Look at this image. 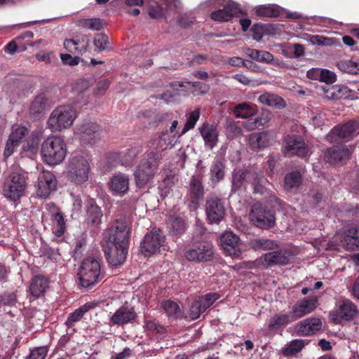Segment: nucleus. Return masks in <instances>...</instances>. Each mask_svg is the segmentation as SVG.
I'll list each match as a JSON object with an SVG mask.
<instances>
[{"label": "nucleus", "mask_w": 359, "mask_h": 359, "mask_svg": "<svg viewBox=\"0 0 359 359\" xmlns=\"http://www.w3.org/2000/svg\"><path fill=\"white\" fill-rule=\"evenodd\" d=\"M130 229L123 220H117L102 234V247L109 264L121 265L128 254Z\"/></svg>", "instance_id": "obj_1"}, {"label": "nucleus", "mask_w": 359, "mask_h": 359, "mask_svg": "<svg viewBox=\"0 0 359 359\" xmlns=\"http://www.w3.org/2000/svg\"><path fill=\"white\" fill-rule=\"evenodd\" d=\"M91 156L88 153H76L69 158L67 168L68 180L76 184L87 182L91 170Z\"/></svg>", "instance_id": "obj_2"}, {"label": "nucleus", "mask_w": 359, "mask_h": 359, "mask_svg": "<svg viewBox=\"0 0 359 359\" xmlns=\"http://www.w3.org/2000/svg\"><path fill=\"white\" fill-rule=\"evenodd\" d=\"M67 153L66 143L60 136H49L41 144V158L43 162L48 165L60 164L65 160Z\"/></svg>", "instance_id": "obj_3"}, {"label": "nucleus", "mask_w": 359, "mask_h": 359, "mask_svg": "<svg viewBox=\"0 0 359 359\" xmlns=\"http://www.w3.org/2000/svg\"><path fill=\"white\" fill-rule=\"evenodd\" d=\"M76 117V110L72 106H59L50 114L47 127L53 133L62 131L72 126Z\"/></svg>", "instance_id": "obj_4"}, {"label": "nucleus", "mask_w": 359, "mask_h": 359, "mask_svg": "<svg viewBox=\"0 0 359 359\" xmlns=\"http://www.w3.org/2000/svg\"><path fill=\"white\" fill-rule=\"evenodd\" d=\"M80 284L83 287H89L97 283L101 279L100 261L93 257L83 260L78 272Z\"/></svg>", "instance_id": "obj_5"}, {"label": "nucleus", "mask_w": 359, "mask_h": 359, "mask_svg": "<svg viewBox=\"0 0 359 359\" xmlns=\"http://www.w3.org/2000/svg\"><path fill=\"white\" fill-rule=\"evenodd\" d=\"M232 184L234 189L245 188L248 184H250L253 186L255 193L263 194L268 181L264 176L254 170H239L233 175Z\"/></svg>", "instance_id": "obj_6"}, {"label": "nucleus", "mask_w": 359, "mask_h": 359, "mask_svg": "<svg viewBox=\"0 0 359 359\" xmlns=\"http://www.w3.org/2000/svg\"><path fill=\"white\" fill-rule=\"evenodd\" d=\"M26 187L27 181L24 175L13 172L4 180L2 194L11 201H16L24 195Z\"/></svg>", "instance_id": "obj_7"}, {"label": "nucleus", "mask_w": 359, "mask_h": 359, "mask_svg": "<svg viewBox=\"0 0 359 359\" xmlns=\"http://www.w3.org/2000/svg\"><path fill=\"white\" fill-rule=\"evenodd\" d=\"M158 159L159 155L156 152L150 151L147 154V158L142 161L134 173L137 187L146 185L157 172Z\"/></svg>", "instance_id": "obj_8"}, {"label": "nucleus", "mask_w": 359, "mask_h": 359, "mask_svg": "<svg viewBox=\"0 0 359 359\" xmlns=\"http://www.w3.org/2000/svg\"><path fill=\"white\" fill-rule=\"evenodd\" d=\"M158 159L159 155L156 152L150 151L147 154V158L142 161L134 173L137 187L146 185L157 172Z\"/></svg>", "instance_id": "obj_9"}, {"label": "nucleus", "mask_w": 359, "mask_h": 359, "mask_svg": "<svg viewBox=\"0 0 359 359\" xmlns=\"http://www.w3.org/2000/svg\"><path fill=\"white\" fill-rule=\"evenodd\" d=\"M184 257L190 262H208L213 257V247L203 241L195 243L185 250Z\"/></svg>", "instance_id": "obj_10"}, {"label": "nucleus", "mask_w": 359, "mask_h": 359, "mask_svg": "<svg viewBox=\"0 0 359 359\" xmlns=\"http://www.w3.org/2000/svg\"><path fill=\"white\" fill-rule=\"evenodd\" d=\"M358 313L356 306L347 299H340L336 303L335 309L330 312L331 319L337 324L353 319Z\"/></svg>", "instance_id": "obj_11"}, {"label": "nucleus", "mask_w": 359, "mask_h": 359, "mask_svg": "<svg viewBox=\"0 0 359 359\" xmlns=\"http://www.w3.org/2000/svg\"><path fill=\"white\" fill-rule=\"evenodd\" d=\"M283 148L285 155L287 156L295 155L306 158L311 153L304 140L295 135H289L285 137Z\"/></svg>", "instance_id": "obj_12"}, {"label": "nucleus", "mask_w": 359, "mask_h": 359, "mask_svg": "<svg viewBox=\"0 0 359 359\" xmlns=\"http://www.w3.org/2000/svg\"><path fill=\"white\" fill-rule=\"evenodd\" d=\"M165 236L158 229L149 231L141 243V252L144 256L149 257L160 251L164 246Z\"/></svg>", "instance_id": "obj_13"}, {"label": "nucleus", "mask_w": 359, "mask_h": 359, "mask_svg": "<svg viewBox=\"0 0 359 359\" xmlns=\"http://www.w3.org/2000/svg\"><path fill=\"white\" fill-rule=\"evenodd\" d=\"M358 135H359V122L351 120L344 125L332 128L327 135V139L332 142H336L337 138L348 141Z\"/></svg>", "instance_id": "obj_14"}, {"label": "nucleus", "mask_w": 359, "mask_h": 359, "mask_svg": "<svg viewBox=\"0 0 359 359\" xmlns=\"http://www.w3.org/2000/svg\"><path fill=\"white\" fill-rule=\"evenodd\" d=\"M57 181L55 175L42 170L38 176L36 194L39 197L46 198L56 190Z\"/></svg>", "instance_id": "obj_15"}, {"label": "nucleus", "mask_w": 359, "mask_h": 359, "mask_svg": "<svg viewBox=\"0 0 359 359\" xmlns=\"http://www.w3.org/2000/svg\"><path fill=\"white\" fill-rule=\"evenodd\" d=\"M250 219L254 225L261 229L270 228L274 223L273 215L270 211H266L259 204L253 205Z\"/></svg>", "instance_id": "obj_16"}, {"label": "nucleus", "mask_w": 359, "mask_h": 359, "mask_svg": "<svg viewBox=\"0 0 359 359\" xmlns=\"http://www.w3.org/2000/svg\"><path fill=\"white\" fill-rule=\"evenodd\" d=\"M214 2L222 8H219L211 13V18L215 21H229L238 13L237 5L229 0H214Z\"/></svg>", "instance_id": "obj_17"}, {"label": "nucleus", "mask_w": 359, "mask_h": 359, "mask_svg": "<svg viewBox=\"0 0 359 359\" xmlns=\"http://www.w3.org/2000/svg\"><path fill=\"white\" fill-rule=\"evenodd\" d=\"M318 305L317 297H308L299 300L292 307L293 316L297 320L314 311Z\"/></svg>", "instance_id": "obj_18"}, {"label": "nucleus", "mask_w": 359, "mask_h": 359, "mask_svg": "<svg viewBox=\"0 0 359 359\" xmlns=\"http://www.w3.org/2000/svg\"><path fill=\"white\" fill-rule=\"evenodd\" d=\"M220 240L222 248L229 256H238L241 254L240 239L232 231L224 233Z\"/></svg>", "instance_id": "obj_19"}, {"label": "nucleus", "mask_w": 359, "mask_h": 359, "mask_svg": "<svg viewBox=\"0 0 359 359\" xmlns=\"http://www.w3.org/2000/svg\"><path fill=\"white\" fill-rule=\"evenodd\" d=\"M292 257L291 252L287 251H273L264 254L261 262L266 266L287 264Z\"/></svg>", "instance_id": "obj_20"}, {"label": "nucleus", "mask_w": 359, "mask_h": 359, "mask_svg": "<svg viewBox=\"0 0 359 359\" xmlns=\"http://www.w3.org/2000/svg\"><path fill=\"white\" fill-rule=\"evenodd\" d=\"M206 214L210 223L218 224L225 214L221 201L214 197L209 198L206 202Z\"/></svg>", "instance_id": "obj_21"}, {"label": "nucleus", "mask_w": 359, "mask_h": 359, "mask_svg": "<svg viewBox=\"0 0 359 359\" xmlns=\"http://www.w3.org/2000/svg\"><path fill=\"white\" fill-rule=\"evenodd\" d=\"M136 318V313L134 309L129 305L124 304L110 316L109 323L114 325L126 324Z\"/></svg>", "instance_id": "obj_22"}, {"label": "nucleus", "mask_w": 359, "mask_h": 359, "mask_svg": "<svg viewBox=\"0 0 359 359\" xmlns=\"http://www.w3.org/2000/svg\"><path fill=\"white\" fill-rule=\"evenodd\" d=\"M101 127L93 122H87L79 126L77 133L85 142L95 143L100 138Z\"/></svg>", "instance_id": "obj_23"}, {"label": "nucleus", "mask_w": 359, "mask_h": 359, "mask_svg": "<svg viewBox=\"0 0 359 359\" xmlns=\"http://www.w3.org/2000/svg\"><path fill=\"white\" fill-rule=\"evenodd\" d=\"M129 177L123 173L114 175L109 182L112 195L122 196L129 190Z\"/></svg>", "instance_id": "obj_24"}, {"label": "nucleus", "mask_w": 359, "mask_h": 359, "mask_svg": "<svg viewBox=\"0 0 359 359\" xmlns=\"http://www.w3.org/2000/svg\"><path fill=\"white\" fill-rule=\"evenodd\" d=\"M322 322L318 318H309L297 323L294 330L298 336H309L320 330Z\"/></svg>", "instance_id": "obj_25"}, {"label": "nucleus", "mask_w": 359, "mask_h": 359, "mask_svg": "<svg viewBox=\"0 0 359 359\" xmlns=\"http://www.w3.org/2000/svg\"><path fill=\"white\" fill-rule=\"evenodd\" d=\"M182 135L179 133H169L168 131L162 133L161 136L152 144L159 156V152L172 148L177 142ZM154 152V151H153Z\"/></svg>", "instance_id": "obj_26"}, {"label": "nucleus", "mask_w": 359, "mask_h": 359, "mask_svg": "<svg viewBox=\"0 0 359 359\" xmlns=\"http://www.w3.org/2000/svg\"><path fill=\"white\" fill-rule=\"evenodd\" d=\"M350 156V151L345 145L334 146L328 149L324 156L325 161L332 164L347 160Z\"/></svg>", "instance_id": "obj_27"}, {"label": "nucleus", "mask_w": 359, "mask_h": 359, "mask_svg": "<svg viewBox=\"0 0 359 359\" xmlns=\"http://www.w3.org/2000/svg\"><path fill=\"white\" fill-rule=\"evenodd\" d=\"M199 131L203 139L205 146L210 149H213L218 141V131L216 127L205 123L199 128Z\"/></svg>", "instance_id": "obj_28"}, {"label": "nucleus", "mask_w": 359, "mask_h": 359, "mask_svg": "<svg viewBox=\"0 0 359 359\" xmlns=\"http://www.w3.org/2000/svg\"><path fill=\"white\" fill-rule=\"evenodd\" d=\"M248 142L252 149H262L270 145L271 137L267 132L254 133L250 135Z\"/></svg>", "instance_id": "obj_29"}, {"label": "nucleus", "mask_w": 359, "mask_h": 359, "mask_svg": "<svg viewBox=\"0 0 359 359\" xmlns=\"http://www.w3.org/2000/svg\"><path fill=\"white\" fill-rule=\"evenodd\" d=\"M258 101L263 104L281 109L286 107L285 101L279 95L266 92L260 95Z\"/></svg>", "instance_id": "obj_30"}, {"label": "nucleus", "mask_w": 359, "mask_h": 359, "mask_svg": "<svg viewBox=\"0 0 359 359\" xmlns=\"http://www.w3.org/2000/svg\"><path fill=\"white\" fill-rule=\"evenodd\" d=\"M48 287V280L45 277L38 275L32 279L29 292L33 297H39L46 292Z\"/></svg>", "instance_id": "obj_31"}, {"label": "nucleus", "mask_w": 359, "mask_h": 359, "mask_svg": "<svg viewBox=\"0 0 359 359\" xmlns=\"http://www.w3.org/2000/svg\"><path fill=\"white\" fill-rule=\"evenodd\" d=\"M310 78L318 79L320 81L325 83H333L336 80V75L327 69H312L307 72Z\"/></svg>", "instance_id": "obj_32"}, {"label": "nucleus", "mask_w": 359, "mask_h": 359, "mask_svg": "<svg viewBox=\"0 0 359 359\" xmlns=\"http://www.w3.org/2000/svg\"><path fill=\"white\" fill-rule=\"evenodd\" d=\"M233 111L236 117L242 118H248L255 114L253 105L247 102L236 104Z\"/></svg>", "instance_id": "obj_33"}, {"label": "nucleus", "mask_w": 359, "mask_h": 359, "mask_svg": "<svg viewBox=\"0 0 359 359\" xmlns=\"http://www.w3.org/2000/svg\"><path fill=\"white\" fill-rule=\"evenodd\" d=\"M88 41H76L74 39H66L64 41V47L67 50L73 53H83L86 51Z\"/></svg>", "instance_id": "obj_34"}, {"label": "nucleus", "mask_w": 359, "mask_h": 359, "mask_svg": "<svg viewBox=\"0 0 359 359\" xmlns=\"http://www.w3.org/2000/svg\"><path fill=\"white\" fill-rule=\"evenodd\" d=\"M47 107V99L46 97L41 94L37 95L32 101L29 111L30 113L34 116H37L43 114Z\"/></svg>", "instance_id": "obj_35"}, {"label": "nucleus", "mask_w": 359, "mask_h": 359, "mask_svg": "<svg viewBox=\"0 0 359 359\" xmlns=\"http://www.w3.org/2000/svg\"><path fill=\"white\" fill-rule=\"evenodd\" d=\"M296 319L293 316L292 313H277L274 315L270 320L269 326L271 328L285 325L290 322L294 321Z\"/></svg>", "instance_id": "obj_36"}, {"label": "nucleus", "mask_w": 359, "mask_h": 359, "mask_svg": "<svg viewBox=\"0 0 359 359\" xmlns=\"http://www.w3.org/2000/svg\"><path fill=\"white\" fill-rule=\"evenodd\" d=\"M39 140L36 136L30 137L22 146V152L27 157L33 158L38 151Z\"/></svg>", "instance_id": "obj_37"}, {"label": "nucleus", "mask_w": 359, "mask_h": 359, "mask_svg": "<svg viewBox=\"0 0 359 359\" xmlns=\"http://www.w3.org/2000/svg\"><path fill=\"white\" fill-rule=\"evenodd\" d=\"M272 118V114L269 110L262 111L260 116L255 121H248L245 123V127L248 130H254L256 128L264 126Z\"/></svg>", "instance_id": "obj_38"}, {"label": "nucleus", "mask_w": 359, "mask_h": 359, "mask_svg": "<svg viewBox=\"0 0 359 359\" xmlns=\"http://www.w3.org/2000/svg\"><path fill=\"white\" fill-rule=\"evenodd\" d=\"M302 182V176L299 172H292L285 177L284 188L287 191H292L297 188Z\"/></svg>", "instance_id": "obj_39"}, {"label": "nucleus", "mask_w": 359, "mask_h": 359, "mask_svg": "<svg viewBox=\"0 0 359 359\" xmlns=\"http://www.w3.org/2000/svg\"><path fill=\"white\" fill-rule=\"evenodd\" d=\"M280 13V7L275 4L259 6L256 9V14L262 17H277Z\"/></svg>", "instance_id": "obj_40"}, {"label": "nucleus", "mask_w": 359, "mask_h": 359, "mask_svg": "<svg viewBox=\"0 0 359 359\" xmlns=\"http://www.w3.org/2000/svg\"><path fill=\"white\" fill-rule=\"evenodd\" d=\"M77 25L93 31H99L104 27V23L99 18H90L78 20Z\"/></svg>", "instance_id": "obj_41"}, {"label": "nucleus", "mask_w": 359, "mask_h": 359, "mask_svg": "<svg viewBox=\"0 0 359 359\" xmlns=\"http://www.w3.org/2000/svg\"><path fill=\"white\" fill-rule=\"evenodd\" d=\"M102 213L99 206L90 203L87 210V221L89 223L97 225L100 223Z\"/></svg>", "instance_id": "obj_42"}, {"label": "nucleus", "mask_w": 359, "mask_h": 359, "mask_svg": "<svg viewBox=\"0 0 359 359\" xmlns=\"http://www.w3.org/2000/svg\"><path fill=\"white\" fill-rule=\"evenodd\" d=\"M250 245L255 250H266L275 248L277 247V243L273 240L259 238L252 240Z\"/></svg>", "instance_id": "obj_43"}, {"label": "nucleus", "mask_w": 359, "mask_h": 359, "mask_svg": "<svg viewBox=\"0 0 359 359\" xmlns=\"http://www.w3.org/2000/svg\"><path fill=\"white\" fill-rule=\"evenodd\" d=\"M305 346V341L302 339H294L287 344L283 349L284 355H292L299 352Z\"/></svg>", "instance_id": "obj_44"}, {"label": "nucleus", "mask_w": 359, "mask_h": 359, "mask_svg": "<svg viewBox=\"0 0 359 359\" xmlns=\"http://www.w3.org/2000/svg\"><path fill=\"white\" fill-rule=\"evenodd\" d=\"M190 194L193 198V202H196L203 197V188L198 179L193 178L191 180L190 183Z\"/></svg>", "instance_id": "obj_45"}, {"label": "nucleus", "mask_w": 359, "mask_h": 359, "mask_svg": "<svg viewBox=\"0 0 359 359\" xmlns=\"http://www.w3.org/2000/svg\"><path fill=\"white\" fill-rule=\"evenodd\" d=\"M53 230L55 236L60 237L65 233L66 226L63 216L60 212L53 217Z\"/></svg>", "instance_id": "obj_46"}, {"label": "nucleus", "mask_w": 359, "mask_h": 359, "mask_svg": "<svg viewBox=\"0 0 359 359\" xmlns=\"http://www.w3.org/2000/svg\"><path fill=\"white\" fill-rule=\"evenodd\" d=\"M90 306L85 304L78 309L75 310L74 312L72 313L66 320V325L69 327L72 326L74 323L80 320L84 313H86L90 309Z\"/></svg>", "instance_id": "obj_47"}, {"label": "nucleus", "mask_w": 359, "mask_h": 359, "mask_svg": "<svg viewBox=\"0 0 359 359\" xmlns=\"http://www.w3.org/2000/svg\"><path fill=\"white\" fill-rule=\"evenodd\" d=\"M161 306L170 317L177 318L180 314V309L177 303L171 300H165L161 303Z\"/></svg>", "instance_id": "obj_48"}, {"label": "nucleus", "mask_w": 359, "mask_h": 359, "mask_svg": "<svg viewBox=\"0 0 359 359\" xmlns=\"http://www.w3.org/2000/svg\"><path fill=\"white\" fill-rule=\"evenodd\" d=\"M28 129L22 126H14L8 138L20 144L21 140L28 134Z\"/></svg>", "instance_id": "obj_49"}, {"label": "nucleus", "mask_w": 359, "mask_h": 359, "mask_svg": "<svg viewBox=\"0 0 359 359\" xmlns=\"http://www.w3.org/2000/svg\"><path fill=\"white\" fill-rule=\"evenodd\" d=\"M337 66L341 72L349 74H359V62L345 60L339 62Z\"/></svg>", "instance_id": "obj_50"}, {"label": "nucleus", "mask_w": 359, "mask_h": 359, "mask_svg": "<svg viewBox=\"0 0 359 359\" xmlns=\"http://www.w3.org/2000/svg\"><path fill=\"white\" fill-rule=\"evenodd\" d=\"M168 226L171 231L175 235H180L183 233L185 230L184 222L179 217L170 218Z\"/></svg>", "instance_id": "obj_51"}, {"label": "nucleus", "mask_w": 359, "mask_h": 359, "mask_svg": "<svg viewBox=\"0 0 359 359\" xmlns=\"http://www.w3.org/2000/svg\"><path fill=\"white\" fill-rule=\"evenodd\" d=\"M249 56L259 62H270L273 60V56L269 52L264 50H252Z\"/></svg>", "instance_id": "obj_52"}, {"label": "nucleus", "mask_w": 359, "mask_h": 359, "mask_svg": "<svg viewBox=\"0 0 359 359\" xmlns=\"http://www.w3.org/2000/svg\"><path fill=\"white\" fill-rule=\"evenodd\" d=\"M341 245L344 248L348 250H354L359 248V241L351 235L349 229L346 231V236L341 240Z\"/></svg>", "instance_id": "obj_53"}, {"label": "nucleus", "mask_w": 359, "mask_h": 359, "mask_svg": "<svg viewBox=\"0 0 359 359\" xmlns=\"http://www.w3.org/2000/svg\"><path fill=\"white\" fill-rule=\"evenodd\" d=\"M200 116V111L196 109L191 111L187 118V122L182 129L181 135H184L189 130L194 128Z\"/></svg>", "instance_id": "obj_54"}, {"label": "nucleus", "mask_w": 359, "mask_h": 359, "mask_svg": "<svg viewBox=\"0 0 359 359\" xmlns=\"http://www.w3.org/2000/svg\"><path fill=\"white\" fill-rule=\"evenodd\" d=\"M96 51H102L108 48L109 39L108 37L103 34H97L95 35L93 41Z\"/></svg>", "instance_id": "obj_55"}, {"label": "nucleus", "mask_w": 359, "mask_h": 359, "mask_svg": "<svg viewBox=\"0 0 359 359\" xmlns=\"http://www.w3.org/2000/svg\"><path fill=\"white\" fill-rule=\"evenodd\" d=\"M211 180L216 182H219L224 177L223 165L219 162H215L212 165L211 170Z\"/></svg>", "instance_id": "obj_56"}, {"label": "nucleus", "mask_w": 359, "mask_h": 359, "mask_svg": "<svg viewBox=\"0 0 359 359\" xmlns=\"http://www.w3.org/2000/svg\"><path fill=\"white\" fill-rule=\"evenodd\" d=\"M219 297V295L217 293H208L205 296L200 297L198 300L202 305V308L205 311L208 308H209L213 303L217 300Z\"/></svg>", "instance_id": "obj_57"}, {"label": "nucleus", "mask_w": 359, "mask_h": 359, "mask_svg": "<svg viewBox=\"0 0 359 359\" xmlns=\"http://www.w3.org/2000/svg\"><path fill=\"white\" fill-rule=\"evenodd\" d=\"M205 310L202 308V305L198 300L194 301L189 309V316L191 320H195L199 318L201 313Z\"/></svg>", "instance_id": "obj_58"}, {"label": "nucleus", "mask_w": 359, "mask_h": 359, "mask_svg": "<svg viewBox=\"0 0 359 359\" xmlns=\"http://www.w3.org/2000/svg\"><path fill=\"white\" fill-rule=\"evenodd\" d=\"M48 352L47 346H40L33 349L26 359H45Z\"/></svg>", "instance_id": "obj_59"}, {"label": "nucleus", "mask_w": 359, "mask_h": 359, "mask_svg": "<svg viewBox=\"0 0 359 359\" xmlns=\"http://www.w3.org/2000/svg\"><path fill=\"white\" fill-rule=\"evenodd\" d=\"M144 327L147 330L156 331L160 334H163L165 332V327L154 320H145Z\"/></svg>", "instance_id": "obj_60"}, {"label": "nucleus", "mask_w": 359, "mask_h": 359, "mask_svg": "<svg viewBox=\"0 0 359 359\" xmlns=\"http://www.w3.org/2000/svg\"><path fill=\"white\" fill-rule=\"evenodd\" d=\"M325 93L329 99H338L341 97V88L338 86L328 87V88L325 90Z\"/></svg>", "instance_id": "obj_61"}, {"label": "nucleus", "mask_w": 359, "mask_h": 359, "mask_svg": "<svg viewBox=\"0 0 359 359\" xmlns=\"http://www.w3.org/2000/svg\"><path fill=\"white\" fill-rule=\"evenodd\" d=\"M18 143L15 142L14 141L8 138L6 143V147L4 153V157L8 158L11 155H12L15 149L18 147Z\"/></svg>", "instance_id": "obj_62"}, {"label": "nucleus", "mask_w": 359, "mask_h": 359, "mask_svg": "<svg viewBox=\"0 0 359 359\" xmlns=\"http://www.w3.org/2000/svg\"><path fill=\"white\" fill-rule=\"evenodd\" d=\"M88 87H89L88 82L85 79H82V80H79L74 83L72 90L74 92L79 93H82V92L85 91L86 90H87L88 88Z\"/></svg>", "instance_id": "obj_63"}, {"label": "nucleus", "mask_w": 359, "mask_h": 359, "mask_svg": "<svg viewBox=\"0 0 359 359\" xmlns=\"http://www.w3.org/2000/svg\"><path fill=\"white\" fill-rule=\"evenodd\" d=\"M231 78L238 81L239 83H241L243 85H245V86L250 85L251 83V82L252 81V79H250L245 75L241 74H234L231 76Z\"/></svg>", "instance_id": "obj_64"}]
</instances>
